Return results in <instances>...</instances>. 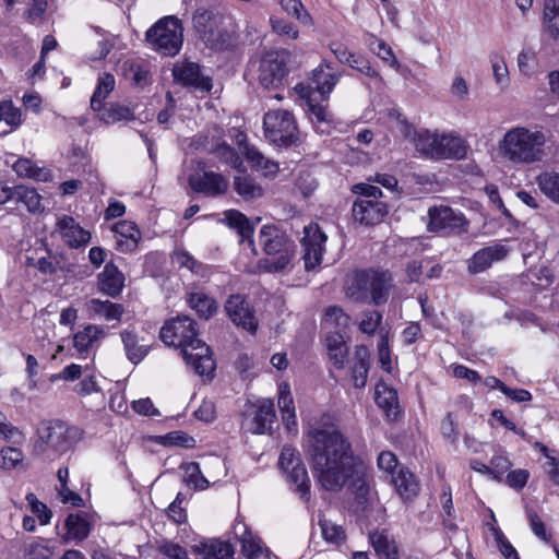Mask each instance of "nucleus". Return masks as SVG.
Returning a JSON list of instances; mask_svg holds the SVG:
<instances>
[{
  "mask_svg": "<svg viewBox=\"0 0 559 559\" xmlns=\"http://www.w3.org/2000/svg\"><path fill=\"white\" fill-rule=\"evenodd\" d=\"M157 549L168 559H188L187 550L174 542L164 540L158 545Z\"/></svg>",
  "mask_w": 559,
  "mask_h": 559,
  "instance_id": "nucleus-64",
  "label": "nucleus"
},
{
  "mask_svg": "<svg viewBox=\"0 0 559 559\" xmlns=\"http://www.w3.org/2000/svg\"><path fill=\"white\" fill-rule=\"evenodd\" d=\"M369 350L364 345H358L355 348V362L352 368V380L355 388H365L370 366Z\"/></svg>",
  "mask_w": 559,
  "mask_h": 559,
  "instance_id": "nucleus-33",
  "label": "nucleus"
},
{
  "mask_svg": "<svg viewBox=\"0 0 559 559\" xmlns=\"http://www.w3.org/2000/svg\"><path fill=\"white\" fill-rule=\"evenodd\" d=\"M326 348L333 366L337 369L344 368L348 355V346L341 331H329Z\"/></svg>",
  "mask_w": 559,
  "mask_h": 559,
  "instance_id": "nucleus-29",
  "label": "nucleus"
},
{
  "mask_svg": "<svg viewBox=\"0 0 559 559\" xmlns=\"http://www.w3.org/2000/svg\"><path fill=\"white\" fill-rule=\"evenodd\" d=\"M225 310L236 325L251 333L257 330L258 321L245 296L239 294L231 295L225 302Z\"/></svg>",
  "mask_w": 559,
  "mask_h": 559,
  "instance_id": "nucleus-14",
  "label": "nucleus"
},
{
  "mask_svg": "<svg viewBox=\"0 0 559 559\" xmlns=\"http://www.w3.org/2000/svg\"><path fill=\"white\" fill-rule=\"evenodd\" d=\"M246 136L240 133L238 135L237 143L242 154L246 156L247 160L251 164L253 168L257 170L263 171L264 176H273L278 171L277 163L267 159L261 152H259L255 147L249 146L245 143Z\"/></svg>",
  "mask_w": 559,
  "mask_h": 559,
  "instance_id": "nucleus-23",
  "label": "nucleus"
},
{
  "mask_svg": "<svg viewBox=\"0 0 559 559\" xmlns=\"http://www.w3.org/2000/svg\"><path fill=\"white\" fill-rule=\"evenodd\" d=\"M378 357L382 369L388 372L391 371L392 361L389 346V333L382 330L380 331V340L378 343Z\"/></svg>",
  "mask_w": 559,
  "mask_h": 559,
  "instance_id": "nucleus-60",
  "label": "nucleus"
},
{
  "mask_svg": "<svg viewBox=\"0 0 559 559\" xmlns=\"http://www.w3.org/2000/svg\"><path fill=\"white\" fill-rule=\"evenodd\" d=\"M88 309L97 317L107 321H120L124 312L123 306L110 300L92 299Z\"/></svg>",
  "mask_w": 559,
  "mask_h": 559,
  "instance_id": "nucleus-41",
  "label": "nucleus"
},
{
  "mask_svg": "<svg viewBox=\"0 0 559 559\" xmlns=\"http://www.w3.org/2000/svg\"><path fill=\"white\" fill-rule=\"evenodd\" d=\"M194 550L203 559H234V546L224 540L211 539L194 546Z\"/></svg>",
  "mask_w": 559,
  "mask_h": 559,
  "instance_id": "nucleus-28",
  "label": "nucleus"
},
{
  "mask_svg": "<svg viewBox=\"0 0 559 559\" xmlns=\"http://www.w3.org/2000/svg\"><path fill=\"white\" fill-rule=\"evenodd\" d=\"M341 73L335 71L331 62L322 61L311 72V90H316L323 100H326L341 79Z\"/></svg>",
  "mask_w": 559,
  "mask_h": 559,
  "instance_id": "nucleus-18",
  "label": "nucleus"
},
{
  "mask_svg": "<svg viewBox=\"0 0 559 559\" xmlns=\"http://www.w3.org/2000/svg\"><path fill=\"white\" fill-rule=\"evenodd\" d=\"M26 501L32 513L38 518L39 523L41 525H47L52 516V512L47 508V506L40 502L33 492L26 495Z\"/></svg>",
  "mask_w": 559,
  "mask_h": 559,
  "instance_id": "nucleus-56",
  "label": "nucleus"
},
{
  "mask_svg": "<svg viewBox=\"0 0 559 559\" xmlns=\"http://www.w3.org/2000/svg\"><path fill=\"white\" fill-rule=\"evenodd\" d=\"M160 340L168 346L180 348V353L194 372L201 377H212L215 361L210 347L200 338L195 322L187 317L173 318L164 323Z\"/></svg>",
  "mask_w": 559,
  "mask_h": 559,
  "instance_id": "nucleus-2",
  "label": "nucleus"
},
{
  "mask_svg": "<svg viewBox=\"0 0 559 559\" xmlns=\"http://www.w3.org/2000/svg\"><path fill=\"white\" fill-rule=\"evenodd\" d=\"M276 421L274 404L271 400H260L247 406L242 414L241 429L252 435L271 433Z\"/></svg>",
  "mask_w": 559,
  "mask_h": 559,
  "instance_id": "nucleus-10",
  "label": "nucleus"
},
{
  "mask_svg": "<svg viewBox=\"0 0 559 559\" xmlns=\"http://www.w3.org/2000/svg\"><path fill=\"white\" fill-rule=\"evenodd\" d=\"M283 10L296 17L304 25H311L312 19L305 9L301 0H281Z\"/></svg>",
  "mask_w": 559,
  "mask_h": 559,
  "instance_id": "nucleus-54",
  "label": "nucleus"
},
{
  "mask_svg": "<svg viewBox=\"0 0 559 559\" xmlns=\"http://www.w3.org/2000/svg\"><path fill=\"white\" fill-rule=\"evenodd\" d=\"M392 484L403 500H412L419 491V485L414 474L406 468H400L392 475Z\"/></svg>",
  "mask_w": 559,
  "mask_h": 559,
  "instance_id": "nucleus-31",
  "label": "nucleus"
},
{
  "mask_svg": "<svg viewBox=\"0 0 559 559\" xmlns=\"http://www.w3.org/2000/svg\"><path fill=\"white\" fill-rule=\"evenodd\" d=\"M542 27L551 38H559V0H544Z\"/></svg>",
  "mask_w": 559,
  "mask_h": 559,
  "instance_id": "nucleus-37",
  "label": "nucleus"
},
{
  "mask_svg": "<svg viewBox=\"0 0 559 559\" xmlns=\"http://www.w3.org/2000/svg\"><path fill=\"white\" fill-rule=\"evenodd\" d=\"M369 540L380 557L384 559H397V547L393 540H390L384 532H373L369 535Z\"/></svg>",
  "mask_w": 559,
  "mask_h": 559,
  "instance_id": "nucleus-44",
  "label": "nucleus"
},
{
  "mask_svg": "<svg viewBox=\"0 0 559 559\" xmlns=\"http://www.w3.org/2000/svg\"><path fill=\"white\" fill-rule=\"evenodd\" d=\"M97 280L99 290L114 298L119 296L124 287V275L112 262L105 265Z\"/></svg>",
  "mask_w": 559,
  "mask_h": 559,
  "instance_id": "nucleus-22",
  "label": "nucleus"
},
{
  "mask_svg": "<svg viewBox=\"0 0 559 559\" xmlns=\"http://www.w3.org/2000/svg\"><path fill=\"white\" fill-rule=\"evenodd\" d=\"M235 535L241 544V552L246 559H261L264 556L261 539L254 536L245 524L235 526Z\"/></svg>",
  "mask_w": 559,
  "mask_h": 559,
  "instance_id": "nucleus-26",
  "label": "nucleus"
},
{
  "mask_svg": "<svg viewBox=\"0 0 559 559\" xmlns=\"http://www.w3.org/2000/svg\"><path fill=\"white\" fill-rule=\"evenodd\" d=\"M286 73V57L283 53L269 51L261 58L258 80L265 88L278 87Z\"/></svg>",
  "mask_w": 559,
  "mask_h": 559,
  "instance_id": "nucleus-13",
  "label": "nucleus"
},
{
  "mask_svg": "<svg viewBox=\"0 0 559 559\" xmlns=\"http://www.w3.org/2000/svg\"><path fill=\"white\" fill-rule=\"evenodd\" d=\"M368 270L356 272L346 287V296L354 301L369 302L370 289Z\"/></svg>",
  "mask_w": 559,
  "mask_h": 559,
  "instance_id": "nucleus-36",
  "label": "nucleus"
},
{
  "mask_svg": "<svg viewBox=\"0 0 559 559\" xmlns=\"http://www.w3.org/2000/svg\"><path fill=\"white\" fill-rule=\"evenodd\" d=\"M67 533L62 539L68 543L71 540L81 542L85 539L91 532V524L85 514H69L64 522Z\"/></svg>",
  "mask_w": 559,
  "mask_h": 559,
  "instance_id": "nucleus-32",
  "label": "nucleus"
},
{
  "mask_svg": "<svg viewBox=\"0 0 559 559\" xmlns=\"http://www.w3.org/2000/svg\"><path fill=\"white\" fill-rule=\"evenodd\" d=\"M417 140V151L430 158L462 159L467 154V146L460 136L423 129Z\"/></svg>",
  "mask_w": 559,
  "mask_h": 559,
  "instance_id": "nucleus-8",
  "label": "nucleus"
},
{
  "mask_svg": "<svg viewBox=\"0 0 559 559\" xmlns=\"http://www.w3.org/2000/svg\"><path fill=\"white\" fill-rule=\"evenodd\" d=\"M99 119L106 124L127 122L135 119L134 112L128 106L119 103H111L99 110Z\"/></svg>",
  "mask_w": 559,
  "mask_h": 559,
  "instance_id": "nucleus-39",
  "label": "nucleus"
},
{
  "mask_svg": "<svg viewBox=\"0 0 559 559\" xmlns=\"http://www.w3.org/2000/svg\"><path fill=\"white\" fill-rule=\"evenodd\" d=\"M117 235V246L121 251H132L136 248L141 233L136 225L129 221H121L114 228Z\"/></svg>",
  "mask_w": 559,
  "mask_h": 559,
  "instance_id": "nucleus-30",
  "label": "nucleus"
},
{
  "mask_svg": "<svg viewBox=\"0 0 559 559\" xmlns=\"http://www.w3.org/2000/svg\"><path fill=\"white\" fill-rule=\"evenodd\" d=\"M104 336L105 331L103 328L90 324L73 335V347L80 355L87 354L94 343Z\"/></svg>",
  "mask_w": 559,
  "mask_h": 559,
  "instance_id": "nucleus-35",
  "label": "nucleus"
},
{
  "mask_svg": "<svg viewBox=\"0 0 559 559\" xmlns=\"http://www.w3.org/2000/svg\"><path fill=\"white\" fill-rule=\"evenodd\" d=\"M115 78L109 73H104L98 78L97 86L91 97V108L94 111L102 110L103 102L115 88Z\"/></svg>",
  "mask_w": 559,
  "mask_h": 559,
  "instance_id": "nucleus-45",
  "label": "nucleus"
},
{
  "mask_svg": "<svg viewBox=\"0 0 559 559\" xmlns=\"http://www.w3.org/2000/svg\"><path fill=\"white\" fill-rule=\"evenodd\" d=\"M440 430L443 438L449 440L451 444H456L459 440V429L453 413H448V415L442 419Z\"/></svg>",
  "mask_w": 559,
  "mask_h": 559,
  "instance_id": "nucleus-63",
  "label": "nucleus"
},
{
  "mask_svg": "<svg viewBox=\"0 0 559 559\" xmlns=\"http://www.w3.org/2000/svg\"><path fill=\"white\" fill-rule=\"evenodd\" d=\"M428 229L445 235L466 233L467 221L462 213L448 206L431 207L428 212Z\"/></svg>",
  "mask_w": 559,
  "mask_h": 559,
  "instance_id": "nucleus-11",
  "label": "nucleus"
},
{
  "mask_svg": "<svg viewBox=\"0 0 559 559\" xmlns=\"http://www.w3.org/2000/svg\"><path fill=\"white\" fill-rule=\"evenodd\" d=\"M313 473L324 490L340 491L346 484L359 502L369 493L370 477L362 462L354 455L352 443L338 427L323 416L308 431Z\"/></svg>",
  "mask_w": 559,
  "mask_h": 559,
  "instance_id": "nucleus-1",
  "label": "nucleus"
},
{
  "mask_svg": "<svg viewBox=\"0 0 559 559\" xmlns=\"http://www.w3.org/2000/svg\"><path fill=\"white\" fill-rule=\"evenodd\" d=\"M300 463L302 462L299 452L290 445H284L278 459V465L283 472H286Z\"/></svg>",
  "mask_w": 559,
  "mask_h": 559,
  "instance_id": "nucleus-61",
  "label": "nucleus"
},
{
  "mask_svg": "<svg viewBox=\"0 0 559 559\" xmlns=\"http://www.w3.org/2000/svg\"><path fill=\"white\" fill-rule=\"evenodd\" d=\"M353 218L361 225L379 224L388 213L386 204L376 199L357 198L352 209Z\"/></svg>",
  "mask_w": 559,
  "mask_h": 559,
  "instance_id": "nucleus-16",
  "label": "nucleus"
},
{
  "mask_svg": "<svg viewBox=\"0 0 559 559\" xmlns=\"http://www.w3.org/2000/svg\"><path fill=\"white\" fill-rule=\"evenodd\" d=\"M13 170L19 177L31 178L37 181H48L51 177L49 169L38 167L31 159L21 157L12 165Z\"/></svg>",
  "mask_w": 559,
  "mask_h": 559,
  "instance_id": "nucleus-40",
  "label": "nucleus"
},
{
  "mask_svg": "<svg viewBox=\"0 0 559 559\" xmlns=\"http://www.w3.org/2000/svg\"><path fill=\"white\" fill-rule=\"evenodd\" d=\"M546 135L537 129L513 127L499 141L501 156L513 164H532L542 159Z\"/></svg>",
  "mask_w": 559,
  "mask_h": 559,
  "instance_id": "nucleus-3",
  "label": "nucleus"
},
{
  "mask_svg": "<svg viewBox=\"0 0 559 559\" xmlns=\"http://www.w3.org/2000/svg\"><path fill=\"white\" fill-rule=\"evenodd\" d=\"M381 322L382 314L379 311H364L359 322V331L368 335H373Z\"/></svg>",
  "mask_w": 559,
  "mask_h": 559,
  "instance_id": "nucleus-57",
  "label": "nucleus"
},
{
  "mask_svg": "<svg viewBox=\"0 0 559 559\" xmlns=\"http://www.w3.org/2000/svg\"><path fill=\"white\" fill-rule=\"evenodd\" d=\"M374 401L389 418H395L399 413L397 393L384 382L376 385Z\"/></svg>",
  "mask_w": 559,
  "mask_h": 559,
  "instance_id": "nucleus-34",
  "label": "nucleus"
},
{
  "mask_svg": "<svg viewBox=\"0 0 559 559\" xmlns=\"http://www.w3.org/2000/svg\"><path fill=\"white\" fill-rule=\"evenodd\" d=\"M284 473L286 475V480L290 484L292 489L295 492L299 493L301 498L309 495L310 480L304 463H300Z\"/></svg>",
  "mask_w": 559,
  "mask_h": 559,
  "instance_id": "nucleus-42",
  "label": "nucleus"
},
{
  "mask_svg": "<svg viewBox=\"0 0 559 559\" xmlns=\"http://www.w3.org/2000/svg\"><path fill=\"white\" fill-rule=\"evenodd\" d=\"M225 221L227 225L235 229L242 240H249V243L253 246V231L254 225L248 219V217L237 210H229L225 212Z\"/></svg>",
  "mask_w": 559,
  "mask_h": 559,
  "instance_id": "nucleus-38",
  "label": "nucleus"
},
{
  "mask_svg": "<svg viewBox=\"0 0 559 559\" xmlns=\"http://www.w3.org/2000/svg\"><path fill=\"white\" fill-rule=\"evenodd\" d=\"M295 91L306 100V110L317 131L321 133L326 132L330 123L332 122V114L329 111L328 106L314 103V99L312 98L313 92H311V88L304 83L296 84Z\"/></svg>",
  "mask_w": 559,
  "mask_h": 559,
  "instance_id": "nucleus-15",
  "label": "nucleus"
},
{
  "mask_svg": "<svg viewBox=\"0 0 559 559\" xmlns=\"http://www.w3.org/2000/svg\"><path fill=\"white\" fill-rule=\"evenodd\" d=\"M234 189L245 200H253L263 195V188L249 176H236Z\"/></svg>",
  "mask_w": 559,
  "mask_h": 559,
  "instance_id": "nucleus-48",
  "label": "nucleus"
},
{
  "mask_svg": "<svg viewBox=\"0 0 559 559\" xmlns=\"http://www.w3.org/2000/svg\"><path fill=\"white\" fill-rule=\"evenodd\" d=\"M509 248L502 243H495L476 251L468 260L467 270L472 274L486 271L493 262L506 259Z\"/></svg>",
  "mask_w": 559,
  "mask_h": 559,
  "instance_id": "nucleus-20",
  "label": "nucleus"
},
{
  "mask_svg": "<svg viewBox=\"0 0 559 559\" xmlns=\"http://www.w3.org/2000/svg\"><path fill=\"white\" fill-rule=\"evenodd\" d=\"M348 322L349 317L344 313L342 308L332 306L325 310L324 325L329 331H333V329L334 331H341L347 328Z\"/></svg>",
  "mask_w": 559,
  "mask_h": 559,
  "instance_id": "nucleus-52",
  "label": "nucleus"
},
{
  "mask_svg": "<svg viewBox=\"0 0 559 559\" xmlns=\"http://www.w3.org/2000/svg\"><path fill=\"white\" fill-rule=\"evenodd\" d=\"M212 154H214L221 162L229 165L230 167L240 170L242 167V159L238 155V153L229 146L227 143L222 142L217 143L215 146L211 148Z\"/></svg>",
  "mask_w": 559,
  "mask_h": 559,
  "instance_id": "nucleus-51",
  "label": "nucleus"
},
{
  "mask_svg": "<svg viewBox=\"0 0 559 559\" xmlns=\"http://www.w3.org/2000/svg\"><path fill=\"white\" fill-rule=\"evenodd\" d=\"M148 46L165 57L176 56L183 43V26L175 15L159 19L145 33Z\"/></svg>",
  "mask_w": 559,
  "mask_h": 559,
  "instance_id": "nucleus-6",
  "label": "nucleus"
},
{
  "mask_svg": "<svg viewBox=\"0 0 559 559\" xmlns=\"http://www.w3.org/2000/svg\"><path fill=\"white\" fill-rule=\"evenodd\" d=\"M120 337L126 356L130 362L138 365L148 354L150 346L143 343V340L138 336L134 330H122Z\"/></svg>",
  "mask_w": 559,
  "mask_h": 559,
  "instance_id": "nucleus-25",
  "label": "nucleus"
},
{
  "mask_svg": "<svg viewBox=\"0 0 559 559\" xmlns=\"http://www.w3.org/2000/svg\"><path fill=\"white\" fill-rule=\"evenodd\" d=\"M187 479L186 481L192 484L195 489H206L209 487V480L202 475L200 464L191 462L186 467Z\"/></svg>",
  "mask_w": 559,
  "mask_h": 559,
  "instance_id": "nucleus-59",
  "label": "nucleus"
},
{
  "mask_svg": "<svg viewBox=\"0 0 559 559\" xmlns=\"http://www.w3.org/2000/svg\"><path fill=\"white\" fill-rule=\"evenodd\" d=\"M326 235L317 224H309L304 227L301 246L304 248L302 259L306 271L313 270L322 262Z\"/></svg>",
  "mask_w": 559,
  "mask_h": 559,
  "instance_id": "nucleus-12",
  "label": "nucleus"
},
{
  "mask_svg": "<svg viewBox=\"0 0 559 559\" xmlns=\"http://www.w3.org/2000/svg\"><path fill=\"white\" fill-rule=\"evenodd\" d=\"M81 437L82 431L78 427L60 420L48 421L38 428L35 450L49 460H56L70 451Z\"/></svg>",
  "mask_w": 559,
  "mask_h": 559,
  "instance_id": "nucleus-5",
  "label": "nucleus"
},
{
  "mask_svg": "<svg viewBox=\"0 0 559 559\" xmlns=\"http://www.w3.org/2000/svg\"><path fill=\"white\" fill-rule=\"evenodd\" d=\"M57 231L70 248H80L91 241V233L72 217L63 215L57 221Z\"/></svg>",
  "mask_w": 559,
  "mask_h": 559,
  "instance_id": "nucleus-19",
  "label": "nucleus"
},
{
  "mask_svg": "<svg viewBox=\"0 0 559 559\" xmlns=\"http://www.w3.org/2000/svg\"><path fill=\"white\" fill-rule=\"evenodd\" d=\"M190 307L204 319L212 317L217 310L216 301L204 293H191L188 297Z\"/></svg>",
  "mask_w": 559,
  "mask_h": 559,
  "instance_id": "nucleus-47",
  "label": "nucleus"
},
{
  "mask_svg": "<svg viewBox=\"0 0 559 559\" xmlns=\"http://www.w3.org/2000/svg\"><path fill=\"white\" fill-rule=\"evenodd\" d=\"M259 245L266 254V258L260 260L259 265L269 273L286 270L296 257L295 242L275 225L262 226Z\"/></svg>",
  "mask_w": 559,
  "mask_h": 559,
  "instance_id": "nucleus-4",
  "label": "nucleus"
},
{
  "mask_svg": "<svg viewBox=\"0 0 559 559\" xmlns=\"http://www.w3.org/2000/svg\"><path fill=\"white\" fill-rule=\"evenodd\" d=\"M14 201L23 203L31 213H39L44 211L41 198L38 192L27 186H15Z\"/></svg>",
  "mask_w": 559,
  "mask_h": 559,
  "instance_id": "nucleus-43",
  "label": "nucleus"
},
{
  "mask_svg": "<svg viewBox=\"0 0 559 559\" xmlns=\"http://www.w3.org/2000/svg\"><path fill=\"white\" fill-rule=\"evenodd\" d=\"M225 20L222 14L204 8L193 12V28L199 38L212 50H224L231 45V34L225 26Z\"/></svg>",
  "mask_w": 559,
  "mask_h": 559,
  "instance_id": "nucleus-7",
  "label": "nucleus"
},
{
  "mask_svg": "<svg viewBox=\"0 0 559 559\" xmlns=\"http://www.w3.org/2000/svg\"><path fill=\"white\" fill-rule=\"evenodd\" d=\"M23 123V116L20 108L15 107L12 100L0 102V136L8 135L17 130Z\"/></svg>",
  "mask_w": 559,
  "mask_h": 559,
  "instance_id": "nucleus-27",
  "label": "nucleus"
},
{
  "mask_svg": "<svg viewBox=\"0 0 559 559\" xmlns=\"http://www.w3.org/2000/svg\"><path fill=\"white\" fill-rule=\"evenodd\" d=\"M270 23H271L272 29L280 36H285L289 39L298 38V31L296 29L294 24L290 23L289 21H286L282 17L272 16L270 19Z\"/></svg>",
  "mask_w": 559,
  "mask_h": 559,
  "instance_id": "nucleus-62",
  "label": "nucleus"
},
{
  "mask_svg": "<svg viewBox=\"0 0 559 559\" xmlns=\"http://www.w3.org/2000/svg\"><path fill=\"white\" fill-rule=\"evenodd\" d=\"M370 49L380 57L383 61H385L390 67L397 69L399 61L395 58L393 50L390 46H388L382 39H379L374 36H371V40L369 41Z\"/></svg>",
  "mask_w": 559,
  "mask_h": 559,
  "instance_id": "nucleus-53",
  "label": "nucleus"
},
{
  "mask_svg": "<svg viewBox=\"0 0 559 559\" xmlns=\"http://www.w3.org/2000/svg\"><path fill=\"white\" fill-rule=\"evenodd\" d=\"M191 189L207 197H216L227 191L228 180L214 171L195 173L188 177Z\"/></svg>",
  "mask_w": 559,
  "mask_h": 559,
  "instance_id": "nucleus-17",
  "label": "nucleus"
},
{
  "mask_svg": "<svg viewBox=\"0 0 559 559\" xmlns=\"http://www.w3.org/2000/svg\"><path fill=\"white\" fill-rule=\"evenodd\" d=\"M53 554L55 548L44 538L31 542L24 549L25 559H50Z\"/></svg>",
  "mask_w": 559,
  "mask_h": 559,
  "instance_id": "nucleus-50",
  "label": "nucleus"
},
{
  "mask_svg": "<svg viewBox=\"0 0 559 559\" xmlns=\"http://www.w3.org/2000/svg\"><path fill=\"white\" fill-rule=\"evenodd\" d=\"M164 445L180 447V448H192L194 447L195 440L183 431H171L166 436L160 437Z\"/></svg>",
  "mask_w": 559,
  "mask_h": 559,
  "instance_id": "nucleus-58",
  "label": "nucleus"
},
{
  "mask_svg": "<svg viewBox=\"0 0 559 559\" xmlns=\"http://www.w3.org/2000/svg\"><path fill=\"white\" fill-rule=\"evenodd\" d=\"M278 407L282 412V419L287 429L296 425L295 405L287 384H281L278 388Z\"/></svg>",
  "mask_w": 559,
  "mask_h": 559,
  "instance_id": "nucleus-46",
  "label": "nucleus"
},
{
  "mask_svg": "<svg viewBox=\"0 0 559 559\" xmlns=\"http://www.w3.org/2000/svg\"><path fill=\"white\" fill-rule=\"evenodd\" d=\"M319 526L321 528L322 537L333 544H338L345 538L344 531L342 526L336 525L331 520L321 518L319 520Z\"/></svg>",
  "mask_w": 559,
  "mask_h": 559,
  "instance_id": "nucleus-55",
  "label": "nucleus"
},
{
  "mask_svg": "<svg viewBox=\"0 0 559 559\" xmlns=\"http://www.w3.org/2000/svg\"><path fill=\"white\" fill-rule=\"evenodd\" d=\"M370 299L374 305L384 304L389 297V290L392 287V276L389 272H379L368 270Z\"/></svg>",
  "mask_w": 559,
  "mask_h": 559,
  "instance_id": "nucleus-24",
  "label": "nucleus"
},
{
  "mask_svg": "<svg viewBox=\"0 0 559 559\" xmlns=\"http://www.w3.org/2000/svg\"><path fill=\"white\" fill-rule=\"evenodd\" d=\"M177 82L186 86H192L201 91H211L212 81L201 73L200 66L194 62H186L173 69Z\"/></svg>",
  "mask_w": 559,
  "mask_h": 559,
  "instance_id": "nucleus-21",
  "label": "nucleus"
},
{
  "mask_svg": "<svg viewBox=\"0 0 559 559\" xmlns=\"http://www.w3.org/2000/svg\"><path fill=\"white\" fill-rule=\"evenodd\" d=\"M536 183L547 198L559 203V173H543L536 177Z\"/></svg>",
  "mask_w": 559,
  "mask_h": 559,
  "instance_id": "nucleus-49",
  "label": "nucleus"
},
{
  "mask_svg": "<svg viewBox=\"0 0 559 559\" xmlns=\"http://www.w3.org/2000/svg\"><path fill=\"white\" fill-rule=\"evenodd\" d=\"M263 127L265 138L278 146H290L298 141L297 123L288 110H270L264 115Z\"/></svg>",
  "mask_w": 559,
  "mask_h": 559,
  "instance_id": "nucleus-9",
  "label": "nucleus"
}]
</instances>
